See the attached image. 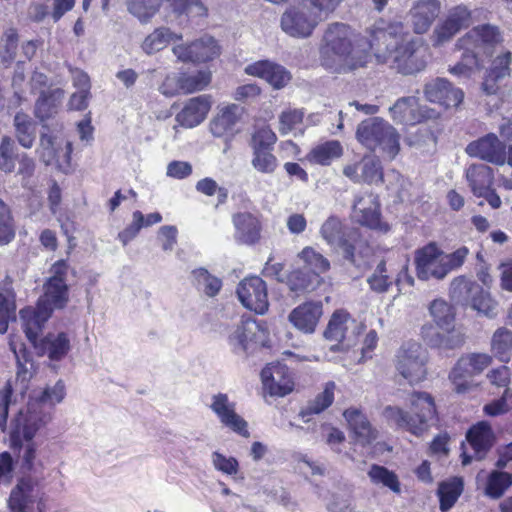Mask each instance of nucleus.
I'll return each mask as SVG.
<instances>
[{"label":"nucleus","mask_w":512,"mask_h":512,"mask_svg":"<svg viewBox=\"0 0 512 512\" xmlns=\"http://www.w3.org/2000/svg\"><path fill=\"white\" fill-rule=\"evenodd\" d=\"M376 40L370 34H324L319 48L320 64L330 73H350L366 66L374 57Z\"/></svg>","instance_id":"nucleus-1"},{"label":"nucleus","mask_w":512,"mask_h":512,"mask_svg":"<svg viewBox=\"0 0 512 512\" xmlns=\"http://www.w3.org/2000/svg\"><path fill=\"white\" fill-rule=\"evenodd\" d=\"M375 36L374 57L378 64L393 59L395 68L402 75H413L425 69L430 58L429 45L419 36L408 34H370Z\"/></svg>","instance_id":"nucleus-2"},{"label":"nucleus","mask_w":512,"mask_h":512,"mask_svg":"<svg viewBox=\"0 0 512 512\" xmlns=\"http://www.w3.org/2000/svg\"><path fill=\"white\" fill-rule=\"evenodd\" d=\"M163 0H126L128 11L141 22H147L159 9ZM165 21L167 28H156L154 32H172V29H194L208 15L201 0H167Z\"/></svg>","instance_id":"nucleus-3"},{"label":"nucleus","mask_w":512,"mask_h":512,"mask_svg":"<svg viewBox=\"0 0 512 512\" xmlns=\"http://www.w3.org/2000/svg\"><path fill=\"white\" fill-rule=\"evenodd\" d=\"M411 412L399 407L387 406L385 416L398 428L404 429L416 437L428 431L432 422L437 420L434 397L425 391H414L409 398Z\"/></svg>","instance_id":"nucleus-4"},{"label":"nucleus","mask_w":512,"mask_h":512,"mask_svg":"<svg viewBox=\"0 0 512 512\" xmlns=\"http://www.w3.org/2000/svg\"><path fill=\"white\" fill-rule=\"evenodd\" d=\"M501 34H464L456 43L459 50H463L461 59L448 71L459 78L469 79L474 70L484 67L486 60L490 59L496 45L500 42Z\"/></svg>","instance_id":"nucleus-5"},{"label":"nucleus","mask_w":512,"mask_h":512,"mask_svg":"<svg viewBox=\"0 0 512 512\" xmlns=\"http://www.w3.org/2000/svg\"><path fill=\"white\" fill-rule=\"evenodd\" d=\"M450 298L459 306L471 308L479 315L493 319L497 316V301L490 292L465 276L454 278L450 284Z\"/></svg>","instance_id":"nucleus-6"},{"label":"nucleus","mask_w":512,"mask_h":512,"mask_svg":"<svg viewBox=\"0 0 512 512\" xmlns=\"http://www.w3.org/2000/svg\"><path fill=\"white\" fill-rule=\"evenodd\" d=\"M356 139L370 151H382L393 159L400 150V136L396 129L379 117L366 119L356 129Z\"/></svg>","instance_id":"nucleus-7"},{"label":"nucleus","mask_w":512,"mask_h":512,"mask_svg":"<svg viewBox=\"0 0 512 512\" xmlns=\"http://www.w3.org/2000/svg\"><path fill=\"white\" fill-rule=\"evenodd\" d=\"M39 484L40 481L30 474L19 477L7 499L10 512H34L35 507L37 512H47V496L40 492Z\"/></svg>","instance_id":"nucleus-8"},{"label":"nucleus","mask_w":512,"mask_h":512,"mask_svg":"<svg viewBox=\"0 0 512 512\" xmlns=\"http://www.w3.org/2000/svg\"><path fill=\"white\" fill-rule=\"evenodd\" d=\"M43 426L23 419H16L9 434L10 448L21 458V468L26 472L34 469L37 445L34 437Z\"/></svg>","instance_id":"nucleus-9"},{"label":"nucleus","mask_w":512,"mask_h":512,"mask_svg":"<svg viewBox=\"0 0 512 512\" xmlns=\"http://www.w3.org/2000/svg\"><path fill=\"white\" fill-rule=\"evenodd\" d=\"M66 395L65 384L58 380L53 386H46L38 394L30 397L27 414L23 419L45 426L51 420L52 408L61 403Z\"/></svg>","instance_id":"nucleus-10"},{"label":"nucleus","mask_w":512,"mask_h":512,"mask_svg":"<svg viewBox=\"0 0 512 512\" xmlns=\"http://www.w3.org/2000/svg\"><path fill=\"white\" fill-rule=\"evenodd\" d=\"M396 357L397 371L409 383L419 382L426 377L427 355L419 343L411 340L404 342Z\"/></svg>","instance_id":"nucleus-11"},{"label":"nucleus","mask_w":512,"mask_h":512,"mask_svg":"<svg viewBox=\"0 0 512 512\" xmlns=\"http://www.w3.org/2000/svg\"><path fill=\"white\" fill-rule=\"evenodd\" d=\"M236 294L240 303L248 310L263 315L268 311L267 285L258 276L246 277L238 284Z\"/></svg>","instance_id":"nucleus-12"},{"label":"nucleus","mask_w":512,"mask_h":512,"mask_svg":"<svg viewBox=\"0 0 512 512\" xmlns=\"http://www.w3.org/2000/svg\"><path fill=\"white\" fill-rule=\"evenodd\" d=\"M465 151L470 157L497 166H503L506 163V144L492 132L471 141Z\"/></svg>","instance_id":"nucleus-13"},{"label":"nucleus","mask_w":512,"mask_h":512,"mask_svg":"<svg viewBox=\"0 0 512 512\" xmlns=\"http://www.w3.org/2000/svg\"><path fill=\"white\" fill-rule=\"evenodd\" d=\"M244 113V108L237 104H229L223 107L210 121V132L214 137L224 138L226 153L231 147V141L239 130L235 129Z\"/></svg>","instance_id":"nucleus-14"},{"label":"nucleus","mask_w":512,"mask_h":512,"mask_svg":"<svg viewBox=\"0 0 512 512\" xmlns=\"http://www.w3.org/2000/svg\"><path fill=\"white\" fill-rule=\"evenodd\" d=\"M64 93L62 88L40 90L34 104L33 114L42 129L61 126L55 117L58 114Z\"/></svg>","instance_id":"nucleus-15"},{"label":"nucleus","mask_w":512,"mask_h":512,"mask_svg":"<svg viewBox=\"0 0 512 512\" xmlns=\"http://www.w3.org/2000/svg\"><path fill=\"white\" fill-rule=\"evenodd\" d=\"M172 50L183 62H206L220 55V46L211 34H205L189 44L176 45Z\"/></svg>","instance_id":"nucleus-16"},{"label":"nucleus","mask_w":512,"mask_h":512,"mask_svg":"<svg viewBox=\"0 0 512 512\" xmlns=\"http://www.w3.org/2000/svg\"><path fill=\"white\" fill-rule=\"evenodd\" d=\"M210 409L225 427L242 437L250 436L247 421L236 413V404L229 400L227 394L220 392L213 395Z\"/></svg>","instance_id":"nucleus-17"},{"label":"nucleus","mask_w":512,"mask_h":512,"mask_svg":"<svg viewBox=\"0 0 512 512\" xmlns=\"http://www.w3.org/2000/svg\"><path fill=\"white\" fill-rule=\"evenodd\" d=\"M425 98L445 109L457 108L464 100V92L446 78L438 77L424 86Z\"/></svg>","instance_id":"nucleus-18"},{"label":"nucleus","mask_w":512,"mask_h":512,"mask_svg":"<svg viewBox=\"0 0 512 512\" xmlns=\"http://www.w3.org/2000/svg\"><path fill=\"white\" fill-rule=\"evenodd\" d=\"M441 255L442 249L435 241H430L423 247L415 250L414 266L419 280L426 282L430 279H435L440 281V276L437 275V272Z\"/></svg>","instance_id":"nucleus-19"},{"label":"nucleus","mask_w":512,"mask_h":512,"mask_svg":"<svg viewBox=\"0 0 512 512\" xmlns=\"http://www.w3.org/2000/svg\"><path fill=\"white\" fill-rule=\"evenodd\" d=\"M353 213L361 226L384 233L390 230V226L381 220L378 196L370 194L367 198H357L353 205Z\"/></svg>","instance_id":"nucleus-20"},{"label":"nucleus","mask_w":512,"mask_h":512,"mask_svg":"<svg viewBox=\"0 0 512 512\" xmlns=\"http://www.w3.org/2000/svg\"><path fill=\"white\" fill-rule=\"evenodd\" d=\"M323 315V304L320 300L305 301L288 315L289 322L304 334H313Z\"/></svg>","instance_id":"nucleus-21"},{"label":"nucleus","mask_w":512,"mask_h":512,"mask_svg":"<svg viewBox=\"0 0 512 512\" xmlns=\"http://www.w3.org/2000/svg\"><path fill=\"white\" fill-rule=\"evenodd\" d=\"M312 4L304 0L299 6L289 8L281 18V27L284 32H311L319 17L312 13Z\"/></svg>","instance_id":"nucleus-22"},{"label":"nucleus","mask_w":512,"mask_h":512,"mask_svg":"<svg viewBox=\"0 0 512 512\" xmlns=\"http://www.w3.org/2000/svg\"><path fill=\"white\" fill-rule=\"evenodd\" d=\"M52 314L50 308L38 302H36L35 308L25 307L19 311L23 332L31 345L42 337L45 324Z\"/></svg>","instance_id":"nucleus-23"},{"label":"nucleus","mask_w":512,"mask_h":512,"mask_svg":"<svg viewBox=\"0 0 512 512\" xmlns=\"http://www.w3.org/2000/svg\"><path fill=\"white\" fill-rule=\"evenodd\" d=\"M38 357L47 356L51 361L63 360L71 350V342L66 332H49L32 345Z\"/></svg>","instance_id":"nucleus-24"},{"label":"nucleus","mask_w":512,"mask_h":512,"mask_svg":"<svg viewBox=\"0 0 512 512\" xmlns=\"http://www.w3.org/2000/svg\"><path fill=\"white\" fill-rule=\"evenodd\" d=\"M511 61L512 53L510 51L504 52L492 61L491 66L486 69L481 83V91L483 94L486 96H493L499 92L500 82L505 78L510 77Z\"/></svg>","instance_id":"nucleus-25"},{"label":"nucleus","mask_w":512,"mask_h":512,"mask_svg":"<svg viewBox=\"0 0 512 512\" xmlns=\"http://www.w3.org/2000/svg\"><path fill=\"white\" fill-rule=\"evenodd\" d=\"M466 440L474 451L475 460L482 461L494 446L496 435L491 424L482 420L467 430Z\"/></svg>","instance_id":"nucleus-26"},{"label":"nucleus","mask_w":512,"mask_h":512,"mask_svg":"<svg viewBox=\"0 0 512 512\" xmlns=\"http://www.w3.org/2000/svg\"><path fill=\"white\" fill-rule=\"evenodd\" d=\"M234 240L240 245L252 246L261 238L262 225L257 216L250 212L233 214Z\"/></svg>","instance_id":"nucleus-27"},{"label":"nucleus","mask_w":512,"mask_h":512,"mask_svg":"<svg viewBox=\"0 0 512 512\" xmlns=\"http://www.w3.org/2000/svg\"><path fill=\"white\" fill-rule=\"evenodd\" d=\"M210 109V96L199 95L187 101L182 110L176 114L175 120L184 128H194L205 120Z\"/></svg>","instance_id":"nucleus-28"},{"label":"nucleus","mask_w":512,"mask_h":512,"mask_svg":"<svg viewBox=\"0 0 512 512\" xmlns=\"http://www.w3.org/2000/svg\"><path fill=\"white\" fill-rule=\"evenodd\" d=\"M440 327L426 323L421 327V337L431 348L451 350L462 346L464 340L454 329L440 331Z\"/></svg>","instance_id":"nucleus-29"},{"label":"nucleus","mask_w":512,"mask_h":512,"mask_svg":"<svg viewBox=\"0 0 512 512\" xmlns=\"http://www.w3.org/2000/svg\"><path fill=\"white\" fill-rule=\"evenodd\" d=\"M248 75L266 80L274 89L283 88L290 80V72L283 66L269 60H261L245 68Z\"/></svg>","instance_id":"nucleus-30"},{"label":"nucleus","mask_w":512,"mask_h":512,"mask_svg":"<svg viewBox=\"0 0 512 512\" xmlns=\"http://www.w3.org/2000/svg\"><path fill=\"white\" fill-rule=\"evenodd\" d=\"M263 386L270 396L284 397L294 388L292 379L287 375L285 366L265 367L261 371Z\"/></svg>","instance_id":"nucleus-31"},{"label":"nucleus","mask_w":512,"mask_h":512,"mask_svg":"<svg viewBox=\"0 0 512 512\" xmlns=\"http://www.w3.org/2000/svg\"><path fill=\"white\" fill-rule=\"evenodd\" d=\"M343 416L353 434V439L357 443L366 446L376 440L377 430L371 426L369 420L360 410L348 408L343 412Z\"/></svg>","instance_id":"nucleus-32"},{"label":"nucleus","mask_w":512,"mask_h":512,"mask_svg":"<svg viewBox=\"0 0 512 512\" xmlns=\"http://www.w3.org/2000/svg\"><path fill=\"white\" fill-rule=\"evenodd\" d=\"M439 0H420L410 9L414 32H426L440 12Z\"/></svg>","instance_id":"nucleus-33"},{"label":"nucleus","mask_w":512,"mask_h":512,"mask_svg":"<svg viewBox=\"0 0 512 512\" xmlns=\"http://www.w3.org/2000/svg\"><path fill=\"white\" fill-rule=\"evenodd\" d=\"M257 325L254 321H242L228 336V345L235 355H247L255 342Z\"/></svg>","instance_id":"nucleus-34"},{"label":"nucleus","mask_w":512,"mask_h":512,"mask_svg":"<svg viewBox=\"0 0 512 512\" xmlns=\"http://www.w3.org/2000/svg\"><path fill=\"white\" fill-rule=\"evenodd\" d=\"M69 291L70 287L67 283L45 280L43 295L38 298L37 302L46 305L52 313L55 310H62L69 302Z\"/></svg>","instance_id":"nucleus-35"},{"label":"nucleus","mask_w":512,"mask_h":512,"mask_svg":"<svg viewBox=\"0 0 512 512\" xmlns=\"http://www.w3.org/2000/svg\"><path fill=\"white\" fill-rule=\"evenodd\" d=\"M322 282L321 276L305 268L292 270L287 274L285 281L289 290L297 295L316 290Z\"/></svg>","instance_id":"nucleus-36"},{"label":"nucleus","mask_w":512,"mask_h":512,"mask_svg":"<svg viewBox=\"0 0 512 512\" xmlns=\"http://www.w3.org/2000/svg\"><path fill=\"white\" fill-rule=\"evenodd\" d=\"M464 490V480L460 476H453L438 483L436 495L439 499L441 512H448L457 502Z\"/></svg>","instance_id":"nucleus-37"},{"label":"nucleus","mask_w":512,"mask_h":512,"mask_svg":"<svg viewBox=\"0 0 512 512\" xmlns=\"http://www.w3.org/2000/svg\"><path fill=\"white\" fill-rule=\"evenodd\" d=\"M417 109V100L413 96L399 98L389 111L393 120L401 124H414L422 122L426 116L422 113L415 115Z\"/></svg>","instance_id":"nucleus-38"},{"label":"nucleus","mask_w":512,"mask_h":512,"mask_svg":"<svg viewBox=\"0 0 512 512\" xmlns=\"http://www.w3.org/2000/svg\"><path fill=\"white\" fill-rule=\"evenodd\" d=\"M61 129L60 127H47L42 129L39 135V158L46 165L50 166L54 163H60L59 146L56 142L55 133Z\"/></svg>","instance_id":"nucleus-39"},{"label":"nucleus","mask_w":512,"mask_h":512,"mask_svg":"<svg viewBox=\"0 0 512 512\" xmlns=\"http://www.w3.org/2000/svg\"><path fill=\"white\" fill-rule=\"evenodd\" d=\"M14 135L17 143L31 149L36 140V122L23 111H18L13 117Z\"/></svg>","instance_id":"nucleus-40"},{"label":"nucleus","mask_w":512,"mask_h":512,"mask_svg":"<svg viewBox=\"0 0 512 512\" xmlns=\"http://www.w3.org/2000/svg\"><path fill=\"white\" fill-rule=\"evenodd\" d=\"M466 178L475 196L478 192H483L493 187L494 171L485 164L472 165L467 171Z\"/></svg>","instance_id":"nucleus-41"},{"label":"nucleus","mask_w":512,"mask_h":512,"mask_svg":"<svg viewBox=\"0 0 512 512\" xmlns=\"http://www.w3.org/2000/svg\"><path fill=\"white\" fill-rule=\"evenodd\" d=\"M191 283L208 297H215L222 288V280L212 275L206 268L199 267L191 271Z\"/></svg>","instance_id":"nucleus-42"},{"label":"nucleus","mask_w":512,"mask_h":512,"mask_svg":"<svg viewBox=\"0 0 512 512\" xmlns=\"http://www.w3.org/2000/svg\"><path fill=\"white\" fill-rule=\"evenodd\" d=\"M511 486L512 473L492 470L486 478L484 495L490 499L497 500L500 499Z\"/></svg>","instance_id":"nucleus-43"},{"label":"nucleus","mask_w":512,"mask_h":512,"mask_svg":"<svg viewBox=\"0 0 512 512\" xmlns=\"http://www.w3.org/2000/svg\"><path fill=\"white\" fill-rule=\"evenodd\" d=\"M469 253V248L466 246H460L450 253H445L442 250L437 272V275L440 276V281L445 279L451 272L460 269Z\"/></svg>","instance_id":"nucleus-44"},{"label":"nucleus","mask_w":512,"mask_h":512,"mask_svg":"<svg viewBox=\"0 0 512 512\" xmlns=\"http://www.w3.org/2000/svg\"><path fill=\"white\" fill-rule=\"evenodd\" d=\"M180 74L182 93L191 94L204 90L211 82L212 74L208 69H199Z\"/></svg>","instance_id":"nucleus-45"},{"label":"nucleus","mask_w":512,"mask_h":512,"mask_svg":"<svg viewBox=\"0 0 512 512\" xmlns=\"http://www.w3.org/2000/svg\"><path fill=\"white\" fill-rule=\"evenodd\" d=\"M471 367L467 364V359L461 357L449 373V379L454 385V390L458 394H464L471 388V379L474 375Z\"/></svg>","instance_id":"nucleus-46"},{"label":"nucleus","mask_w":512,"mask_h":512,"mask_svg":"<svg viewBox=\"0 0 512 512\" xmlns=\"http://www.w3.org/2000/svg\"><path fill=\"white\" fill-rule=\"evenodd\" d=\"M491 351L498 360L508 363L512 351V331L506 327L498 328L491 338Z\"/></svg>","instance_id":"nucleus-47"},{"label":"nucleus","mask_w":512,"mask_h":512,"mask_svg":"<svg viewBox=\"0 0 512 512\" xmlns=\"http://www.w3.org/2000/svg\"><path fill=\"white\" fill-rule=\"evenodd\" d=\"M367 475L373 484L382 485L394 493H400L401 484L399 478L394 471L389 470L387 467L379 464H372Z\"/></svg>","instance_id":"nucleus-48"},{"label":"nucleus","mask_w":512,"mask_h":512,"mask_svg":"<svg viewBox=\"0 0 512 512\" xmlns=\"http://www.w3.org/2000/svg\"><path fill=\"white\" fill-rule=\"evenodd\" d=\"M471 12L464 5L456 6L449 10L443 25V32H459L472 24Z\"/></svg>","instance_id":"nucleus-49"},{"label":"nucleus","mask_w":512,"mask_h":512,"mask_svg":"<svg viewBox=\"0 0 512 512\" xmlns=\"http://www.w3.org/2000/svg\"><path fill=\"white\" fill-rule=\"evenodd\" d=\"M348 318L349 314L345 310H335L323 332V337L328 341L343 342Z\"/></svg>","instance_id":"nucleus-50"},{"label":"nucleus","mask_w":512,"mask_h":512,"mask_svg":"<svg viewBox=\"0 0 512 512\" xmlns=\"http://www.w3.org/2000/svg\"><path fill=\"white\" fill-rule=\"evenodd\" d=\"M430 314L435 324L441 328V330L453 329V323L455 320V313L451 305L442 299H436L431 302L429 306Z\"/></svg>","instance_id":"nucleus-51"},{"label":"nucleus","mask_w":512,"mask_h":512,"mask_svg":"<svg viewBox=\"0 0 512 512\" xmlns=\"http://www.w3.org/2000/svg\"><path fill=\"white\" fill-rule=\"evenodd\" d=\"M343 154L342 145L338 140H329L313 148L310 152L311 160L317 164L330 165L333 159Z\"/></svg>","instance_id":"nucleus-52"},{"label":"nucleus","mask_w":512,"mask_h":512,"mask_svg":"<svg viewBox=\"0 0 512 512\" xmlns=\"http://www.w3.org/2000/svg\"><path fill=\"white\" fill-rule=\"evenodd\" d=\"M17 145L15 140L3 135L0 140V171L5 174H11L15 170L17 153Z\"/></svg>","instance_id":"nucleus-53"},{"label":"nucleus","mask_w":512,"mask_h":512,"mask_svg":"<svg viewBox=\"0 0 512 512\" xmlns=\"http://www.w3.org/2000/svg\"><path fill=\"white\" fill-rule=\"evenodd\" d=\"M298 257L306 264L305 269L319 276L330 269L329 260L312 247H305L298 254Z\"/></svg>","instance_id":"nucleus-54"},{"label":"nucleus","mask_w":512,"mask_h":512,"mask_svg":"<svg viewBox=\"0 0 512 512\" xmlns=\"http://www.w3.org/2000/svg\"><path fill=\"white\" fill-rule=\"evenodd\" d=\"M16 320L15 294L13 291L7 293L0 291V334H5L9 323Z\"/></svg>","instance_id":"nucleus-55"},{"label":"nucleus","mask_w":512,"mask_h":512,"mask_svg":"<svg viewBox=\"0 0 512 512\" xmlns=\"http://www.w3.org/2000/svg\"><path fill=\"white\" fill-rule=\"evenodd\" d=\"M359 168L361 182L376 185L383 183V171L379 159L365 157L359 163Z\"/></svg>","instance_id":"nucleus-56"},{"label":"nucleus","mask_w":512,"mask_h":512,"mask_svg":"<svg viewBox=\"0 0 512 512\" xmlns=\"http://www.w3.org/2000/svg\"><path fill=\"white\" fill-rule=\"evenodd\" d=\"M276 141V134L269 127H262L252 134L249 146L252 153L273 151Z\"/></svg>","instance_id":"nucleus-57"},{"label":"nucleus","mask_w":512,"mask_h":512,"mask_svg":"<svg viewBox=\"0 0 512 512\" xmlns=\"http://www.w3.org/2000/svg\"><path fill=\"white\" fill-rule=\"evenodd\" d=\"M333 400V391L325 388L323 392L319 393L314 400L310 401L308 405L300 411L299 416L304 421L308 422L310 416L320 414L330 407Z\"/></svg>","instance_id":"nucleus-58"},{"label":"nucleus","mask_w":512,"mask_h":512,"mask_svg":"<svg viewBox=\"0 0 512 512\" xmlns=\"http://www.w3.org/2000/svg\"><path fill=\"white\" fill-rule=\"evenodd\" d=\"M212 463L217 471L233 476L236 481L244 480V476H237L239 472V462L235 457L226 456L223 453L215 451L212 453Z\"/></svg>","instance_id":"nucleus-59"},{"label":"nucleus","mask_w":512,"mask_h":512,"mask_svg":"<svg viewBox=\"0 0 512 512\" xmlns=\"http://www.w3.org/2000/svg\"><path fill=\"white\" fill-rule=\"evenodd\" d=\"M14 238L15 228L11 210L0 198V245H7Z\"/></svg>","instance_id":"nucleus-60"},{"label":"nucleus","mask_w":512,"mask_h":512,"mask_svg":"<svg viewBox=\"0 0 512 512\" xmlns=\"http://www.w3.org/2000/svg\"><path fill=\"white\" fill-rule=\"evenodd\" d=\"M367 283L373 292L379 294L385 293L389 290L392 285V281L387 275V267L384 260H381L377 264L374 272L367 278Z\"/></svg>","instance_id":"nucleus-61"},{"label":"nucleus","mask_w":512,"mask_h":512,"mask_svg":"<svg viewBox=\"0 0 512 512\" xmlns=\"http://www.w3.org/2000/svg\"><path fill=\"white\" fill-rule=\"evenodd\" d=\"M252 167L263 174H272L278 167V159L272 151L252 153Z\"/></svg>","instance_id":"nucleus-62"},{"label":"nucleus","mask_w":512,"mask_h":512,"mask_svg":"<svg viewBox=\"0 0 512 512\" xmlns=\"http://www.w3.org/2000/svg\"><path fill=\"white\" fill-rule=\"evenodd\" d=\"M133 221L130 223L125 229L118 233V240L126 246L129 242H131L140 232V230L144 227V214L136 210L132 214Z\"/></svg>","instance_id":"nucleus-63"},{"label":"nucleus","mask_w":512,"mask_h":512,"mask_svg":"<svg viewBox=\"0 0 512 512\" xmlns=\"http://www.w3.org/2000/svg\"><path fill=\"white\" fill-rule=\"evenodd\" d=\"M320 233L326 242L335 245L344 236L342 235V226L340 220L335 216H330L321 226Z\"/></svg>","instance_id":"nucleus-64"}]
</instances>
